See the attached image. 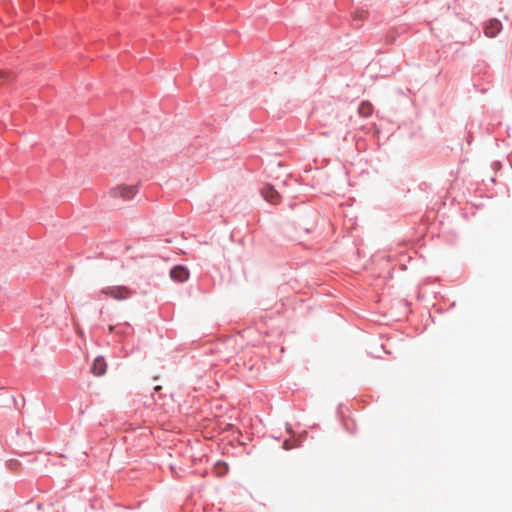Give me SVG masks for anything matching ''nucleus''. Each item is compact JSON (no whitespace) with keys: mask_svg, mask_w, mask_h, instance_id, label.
I'll return each mask as SVG.
<instances>
[{"mask_svg":"<svg viewBox=\"0 0 512 512\" xmlns=\"http://www.w3.org/2000/svg\"><path fill=\"white\" fill-rule=\"evenodd\" d=\"M283 446H284V448H285V449H287V450H288V449H290V446H289L288 441H285V442H284V444H283Z\"/></svg>","mask_w":512,"mask_h":512,"instance_id":"obj_12","label":"nucleus"},{"mask_svg":"<svg viewBox=\"0 0 512 512\" xmlns=\"http://www.w3.org/2000/svg\"><path fill=\"white\" fill-rule=\"evenodd\" d=\"M213 471L217 476L221 477L228 472V466L226 463L217 462L214 466Z\"/></svg>","mask_w":512,"mask_h":512,"instance_id":"obj_8","label":"nucleus"},{"mask_svg":"<svg viewBox=\"0 0 512 512\" xmlns=\"http://www.w3.org/2000/svg\"><path fill=\"white\" fill-rule=\"evenodd\" d=\"M160 389H161V386H156V387H155V390H156V391H157V390H160Z\"/></svg>","mask_w":512,"mask_h":512,"instance_id":"obj_13","label":"nucleus"},{"mask_svg":"<svg viewBox=\"0 0 512 512\" xmlns=\"http://www.w3.org/2000/svg\"><path fill=\"white\" fill-rule=\"evenodd\" d=\"M170 276L175 281L184 282L189 278V271L186 267L179 265L171 270Z\"/></svg>","mask_w":512,"mask_h":512,"instance_id":"obj_4","label":"nucleus"},{"mask_svg":"<svg viewBox=\"0 0 512 512\" xmlns=\"http://www.w3.org/2000/svg\"><path fill=\"white\" fill-rule=\"evenodd\" d=\"M358 112L363 117H369L373 112V106L370 102L364 101L360 104Z\"/></svg>","mask_w":512,"mask_h":512,"instance_id":"obj_7","label":"nucleus"},{"mask_svg":"<svg viewBox=\"0 0 512 512\" xmlns=\"http://www.w3.org/2000/svg\"><path fill=\"white\" fill-rule=\"evenodd\" d=\"M107 364L103 357H97L91 367V372L95 376H102L106 373Z\"/></svg>","mask_w":512,"mask_h":512,"instance_id":"obj_6","label":"nucleus"},{"mask_svg":"<svg viewBox=\"0 0 512 512\" xmlns=\"http://www.w3.org/2000/svg\"><path fill=\"white\" fill-rule=\"evenodd\" d=\"M261 194H262L263 198L271 204L276 205V204L280 203L281 195L277 190H275V188L272 185H269V184L265 185L261 189Z\"/></svg>","mask_w":512,"mask_h":512,"instance_id":"obj_3","label":"nucleus"},{"mask_svg":"<svg viewBox=\"0 0 512 512\" xmlns=\"http://www.w3.org/2000/svg\"><path fill=\"white\" fill-rule=\"evenodd\" d=\"M110 196L113 198H121L123 200H129L133 198L137 193V186L121 184L110 190Z\"/></svg>","mask_w":512,"mask_h":512,"instance_id":"obj_1","label":"nucleus"},{"mask_svg":"<svg viewBox=\"0 0 512 512\" xmlns=\"http://www.w3.org/2000/svg\"><path fill=\"white\" fill-rule=\"evenodd\" d=\"M9 466L11 467V469L14 470V469H17V467L19 466V463L16 461H10Z\"/></svg>","mask_w":512,"mask_h":512,"instance_id":"obj_11","label":"nucleus"},{"mask_svg":"<svg viewBox=\"0 0 512 512\" xmlns=\"http://www.w3.org/2000/svg\"><path fill=\"white\" fill-rule=\"evenodd\" d=\"M368 17V12L364 10H357L353 15L354 20H365Z\"/></svg>","mask_w":512,"mask_h":512,"instance_id":"obj_10","label":"nucleus"},{"mask_svg":"<svg viewBox=\"0 0 512 512\" xmlns=\"http://www.w3.org/2000/svg\"><path fill=\"white\" fill-rule=\"evenodd\" d=\"M101 293L116 300H125L132 295V290L125 286H110L103 288Z\"/></svg>","mask_w":512,"mask_h":512,"instance_id":"obj_2","label":"nucleus"},{"mask_svg":"<svg viewBox=\"0 0 512 512\" xmlns=\"http://www.w3.org/2000/svg\"><path fill=\"white\" fill-rule=\"evenodd\" d=\"M502 28V24L497 19L490 20L484 27L485 35L488 37L496 36Z\"/></svg>","mask_w":512,"mask_h":512,"instance_id":"obj_5","label":"nucleus"},{"mask_svg":"<svg viewBox=\"0 0 512 512\" xmlns=\"http://www.w3.org/2000/svg\"><path fill=\"white\" fill-rule=\"evenodd\" d=\"M6 407H8L9 409H17V400H16L15 396H13V395L7 396Z\"/></svg>","mask_w":512,"mask_h":512,"instance_id":"obj_9","label":"nucleus"}]
</instances>
